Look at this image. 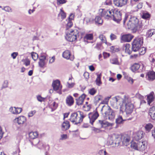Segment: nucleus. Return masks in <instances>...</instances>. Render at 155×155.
Wrapping results in <instances>:
<instances>
[{"mask_svg":"<svg viewBox=\"0 0 155 155\" xmlns=\"http://www.w3.org/2000/svg\"><path fill=\"white\" fill-rule=\"evenodd\" d=\"M155 34V29H152L148 30L147 33V36L148 37H151L153 35Z\"/></svg>","mask_w":155,"mask_h":155,"instance_id":"nucleus-37","label":"nucleus"},{"mask_svg":"<svg viewBox=\"0 0 155 155\" xmlns=\"http://www.w3.org/2000/svg\"><path fill=\"white\" fill-rule=\"evenodd\" d=\"M2 9L4 10L6 12H12V10L11 8L8 6H6L5 7Z\"/></svg>","mask_w":155,"mask_h":155,"instance_id":"nucleus-52","label":"nucleus"},{"mask_svg":"<svg viewBox=\"0 0 155 155\" xmlns=\"http://www.w3.org/2000/svg\"><path fill=\"white\" fill-rule=\"evenodd\" d=\"M127 0H114V5L117 7H121L127 4Z\"/></svg>","mask_w":155,"mask_h":155,"instance_id":"nucleus-13","label":"nucleus"},{"mask_svg":"<svg viewBox=\"0 0 155 155\" xmlns=\"http://www.w3.org/2000/svg\"><path fill=\"white\" fill-rule=\"evenodd\" d=\"M26 118L24 116H20L16 118L14 120L15 123H17L19 125L23 124L26 121Z\"/></svg>","mask_w":155,"mask_h":155,"instance_id":"nucleus-12","label":"nucleus"},{"mask_svg":"<svg viewBox=\"0 0 155 155\" xmlns=\"http://www.w3.org/2000/svg\"><path fill=\"white\" fill-rule=\"evenodd\" d=\"M102 96L100 95H97L94 98V102L97 103L102 99Z\"/></svg>","mask_w":155,"mask_h":155,"instance_id":"nucleus-41","label":"nucleus"},{"mask_svg":"<svg viewBox=\"0 0 155 155\" xmlns=\"http://www.w3.org/2000/svg\"><path fill=\"white\" fill-rule=\"evenodd\" d=\"M78 115V112L73 113L71 114L70 119V120L76 125H79V123H78L79 120V116Z\"/></svg>","mask_w":155,"mask_h":155,"instance_id":"nucleus-10","label":"nucleus"},{"mask_svg":"<svg viewBox=\"0 0 155 155\" xmlns=\"http://www.w3.org/2000/svg\"><path fill=\"white\" fill-rule=\"evenodd\" d=\"M149 114L152 119L155 120V107H153L150 108Z\"/></svg>","mask_w":155,"mask_h":155,"instance_id":"nucleus-27","label":"nucleus"},{"mask_svg":"<svg viewBox=\"0 0 155 155\" xmlns=\"http://www.w3.org/2000/svg\"><path fill=\"white\" fill-rule=\"evenodd\" d=\"M55 60V57L54 56L52 57L50 59L49 61V63L51 64L53 63Z\"/></svg>","mask_w":155,"mask_h":155,"instance_id":"nucleus-64","label":"nucleus"},{"mask_svg":"<svg viewBox=\"0 0 155 155\" xmlns=\"http://www.w3.org/2000/svg\"><path fill=\"white\" fill-rule=\"evenodd\" d=\"M31 56L33 60L36 61L38 58V55L35 52H32L31 54Z\"/></svg>","mask_w":155,"mask_h":155,"instance_id":"nucleus-46","label":"nucleus"},{"mask_svg":"<svg viewBox=\"0 0 155 155\" xmlns=\"http://www.w3.org/2000/svg\"><path fill=\"white\" fill-rule=\"evenodd\" d=\"M23 61L25 64L26 66H28L30 64V61L29 60L28 58L24 60Z\"/></svg>","mask_w":155,"mask_h":155,"instance_id":"nucleus-53","label":"nucleus"},{"mask_svg":"<svg viewBox=\"0 0 155 155\" xmlns=\"http://www.w3.org/2000/svg\"><path fill=\"white\" fill-rule=\"evenodd\" d=\"M143 43V38L139 36L134 40L132 43V50L134 51H138Z\"/></svg>","mask_w":155,"mask_h":155,"instance_id":"nucleus-4","label":"nucleus"},{"mask_svg":"<svg viewBox=\"0 0 155 155\" xmlns=\"http://www.w3.org/2000/svg\"><path fill=\"white\" fill-rule=\"evenodd\" d=\"M67 138V135L66 134H63L61 135L60 139L61 140H64Z\"/></svg>","mask_w":155,"mask_h":155,"instance_id":"nucleus-62","label":"nucleus"},{"mask_svg":"<svg viewBox=\"0 0 155 155\" xmlns=\"http://www.w3.org/2000/svg\"><path fill=\"white\" fill-rule=\"evenodd\" d=\"M112 101H111V105L114 107L118 105L120 106L123 105L125 101H129V97L128 96L124 95V98H122L119 96H116L112 98Z\"/></svg>","mask_w":155,"mask_h":155,"instance_id":"nucleus-3","label":"nucleus"},{"mask_svg":"<svg viewBox=\"0 0 155 155\" xmlns=\"http://www.w3.org/2000/svg\"><path fill=\"white\" fill-rule=\"evenodd\" d=\"M65 38L67 40L70 42L74 41L77 38V31L75 30H71L67 32L66 31Z\"/></svg>","mask_w":155,"mask_h":155,"instance_id":"nucleus-6","label":"nucleus"},{"mask_svg":"<svg viewBox=\"0 0 155 155\" xmlns=\"http://www.w3.org/2000/svg\"><path fill=\"white\" fill-rule=\"evenodd\" d=\"M85 97V95L83 94L79 97V98L76 99L77 104L78 105L82 104Z\"/></svg>","mask_w":155,"mask_h":155,"instance_id":"nucleus-19","label":"nucleus"},{"mask_svg":"<svg viewBox=\"0 0 155 155\" xmlns=\"http://www.w3.org/2000/svg\"><path fill=\"white\" fill-rule=\"evenodd\" d=\"M8 81L7 80L4 81L2 86V88H5L8 87Z\"/></svg>","mask_w":155,"mask_h":155,"instance_id":"nucleus-51","label":"nucleus"},{"mask_svg":"<svg viewBox=\"0 0 155 155\" xmlns=\"http://www.w3.org/2000/svg\"><path fill=\"white\" fill-rule=\"evenodd\" d=\"M37 100L40 102H42L44 101L45 99V98L42 97L40 95L37 96Z\"/></svg>","mask_w":155,"mask_h":155,"instance_id":"nucleus-58","label":"nucleus"},{"mask_svg":"<svg viewBox=\"0 0 155 155\" xmlns=\"http://www.w3.org/2000/svg\"><path fill=\"white\" fill-rule=\"evenodd\" d=\"M153 127V126L151 124L148 123L145 125V128L146 130L148 132L150 131Z\"/></svg>","mask_w":155,"mask_h":155,"instance_id":"nucleus-38","label":"nucleus"},{"mask_svg":"<svg viewBox=\"0 0 155 155\" xmlns=\"http://www.w3.org/2000/svg\"><path fill=\"white\" fill-rule=\"evenodd\" d=\"M140 65L138 63H135L131 67V69L133 72L137 70L140 68Z\"/></svg>","mask_w":155,"mask_h":155,"instance_id":"nucleus-30","label":"nucleus"},{"mask_svg":"<svg viewBox=\"0 0 155 155\" xmlns=\"http://www.w3.org/2000/svg\"><path fill=\"white\" fill-rule=\"evenodd\" d=\"M117 36L114 34L111 33L110 35V38L111 40L113 41L117 39Z\"/></svg>","mask_w":155,"mask_h":155,"instance_id":"nucleus-56","label":"nucleus"},{"mask_svg":"<svg viewBox=\"0 0 155 155\" xmlns=\"http://www.w3.org/2000/svg\"><path fill=\"white\" fill-rule=\"evenodd\" d=\"M101 74H97V78L95 81L96 84L99 86H100L102 84V82L101 81Z\"/></svg>","mask_w":155,"mask_h":155,"instance_id":"nucleus-34","label":"nucleus"},{"mask_svg":"<svg viewBox=\"0 0 155 155\" xmlns=\"http://www.w3.org/2000/svg\"><path fill=\"white\" fill-rule=\"evenodd\" d=\"M99 37L102 42L106 43V38L104 35H101L99 36Z\"/></svg>","mask_w":155,"mask_h":155,"instance_id":"nucleus-44","label":"nucleus"},{"mask_svg":"<svg viewBox=\"0 0 155 155\" xmlns=\"http://www.w3.org/2000/svg\"><path fill=\"white\" fill-rule=\"evenodd\" d=\"M140 0H130V4L131 5H133L136 4V2H139Z\"/></svg>","mask_w":155,"mask_h":155,"instance_id":"nucleus-60","label":"nucleus"},{"mask_svg":"<svg viewBox=\"0 0 155 155\" xmlns=\"http://www.w3.org/2000/svg\"><path fill=\"white\" fill-rule=\"evenodd\" d=\"M95 21L96 24L102 25L103 23V20L101 17L99 16H97L95 19Z\"/></svg>","mask_w":155,"mask_h":155,"instance_id":"nucleus-35","label":"nucleus"},{"mask_svg":"<svg viewBox=\"0 0 155 155\" xmlns=\"http://www.w3.org/2000/svg\"><path fill=\"white\" fill-rule=\"evenodd\" d=\"M58 4H61L65 3L66 2V0H57Z\"/></svg>","mask_w":155,"mask_h":155,"instance_id":"nucleus-57","label":"nucleus"},{"mask_svg":"<svg viewBox=\"0 0 155 155\" xmlns=\"http://www.w3.org/2000/svg\"><path fill=\"white\" fill-rule=\"evenodd\" d=\"M93 21V19L91 18H87L86 19V21L87 23H92Z\"/></svg>","mask_w":155,"mask_h":155,"instance_id":"nucleus-63","label":"nucleus"},{"mask_svg":"<svg viewBox=\"0 0 155 155\" xmlns=\"http://www.w3.org/2000/svg\"><path fill=\"white\" fill-rule=\"evenodd\" d=\"M138 19L136 17L133 16L129 18L128 16L125 15L123 20V24L125 25L127 22L128 29H130L136 31L138 29Z\"/></svg>","mask_w":155,"mask_h":155,"instance_id":"nucleus-1","label":"nucleus"},{"mask_svg":"<svg viewBox=\"0 0 155 155\" xmlns=\"http://www.w3.org/2000/svg\"><path fill=\"white\" fill-rule=\"evenodd\" d=\"M39 141L38 139H35L31 142V144L33 145H36L39 143Z\"/></svg>","mask_w":155,"mask_h":155,"instance_id":"nucleus-55","label":"nucleus"},{"mask_svg":"<svg viewBox=\"0 0 155 155\" xmlns=\"http://www.w3.org/2000/svg\"><path fill=\"white\" fill-rule=\"evenodd\" d=\"M93 34H87L85 37V39L87 40H92L93 39Z\"/></svg>","mask_w":155,"mask_h":155,"instance_id":"nucleus-42","label":"nucleus"},{"mask_svg":"<svg viewBox=\"0 0 155 155\" xmlns=\"http://www.w3.org/2000/svg\"><path fill=\"white\" fill-rule=\"evenodd\" d=\"M101 111L105 119L113 121L114 119L115 115V112L108 105H104Z\"/></svg>","mask_w":155,"mask_h":155,"instance_id":"nucleus-2","label":"nucleus"},{"mask_svg":"<svg viewBox=\"0 0 155 155\" xmlns=\"http://www.w3.org/2000/svg\"><path fill=\"white\" fill-rule=\"evenodd\" d=\"M124 49L125 50V52L130 54L131 53V50H130V46L129 44H126L124 45Z\"/></svg>","mask_w":155,"mask_h":155,"instance_id":"nucleus-26","label":"nucleus"},{"mask_svg":"<svg viewBox=\"0 0 155 155\" xmlns=\"http://www.w3.org/2000/svg\"><path fill=\"white\" fill-rule=\"evenodd\" d=\"M150 17V15L147 12H143L142 15V18L145 19L149 20Z\"/></svg>","mask_w":155,"mask_h":155,"instance_id":"nucleus-31","label":"nucleus"},{"mask_svg":"<svg viewBox=\"0 0 155 155\" xmlns=\"http://www.w3.org/2000/svg\"><path fill=\"white\" fill-rule=\"evenodd\" d=\"M112 12L110 18L116 22L118 23L121 19V14L120 11L114 9H111Z\"/></svg>","mask_w":155,"mask_h":155,"instance_id":"nucleus-7","label":"nucleus"},{"mask_svg":"<svg viewBox=\"0 0 155 155\" xmlns=\"http://www.w3.org/2000/svg\"><path fill=\"white\" fill-rule=\"evenodd\" d=\"M88 117L90 123L93 125V123L99 116V114L97 112L94 113H90L88 114Z\"/></svg>","mask_w":155,"mask_h":155,"instance_id":"nucleus-11","label":"nucleus"},{"mask_svg":"<svg viewBox=\"0 0 155 155\" xmlns=\"http://www.w3.org/2000/svg\"><path fill=\"white\" fill-rule=\"evenodd\" d=\"M125 120V119H123L121 116H119L116 120V123L117 124H122Z\"/></svg>","mask_w":155,"mask_h":155,"instance_id":"nucleus-36","label":"nucleus"},{"mask_svg":"<svg viewBox=\"0 0 155 155\" xmlns=\"http://www.w3.org/2000/svg\"><path fill=\"white\" fill-rule=\"evenodd\" d=\"M22 109L20 107H11L9 109L10 111L14 114H19L22 111Z\"/></svg>","mask_w":155,"mask_h":155,"instance_id":"nucleus-16","label":"nucleus"},{"mask_svg":"<svg viewBox=\"0 0 155 155\" xmlns=\"http://www.w3.org/2000/svg\"><path fill=\"white\" fill-rule=\"evenodd\" d=\"M40 67L43 68L45 65V61L40 60L38 63Z\"/></svg>","mask_w":155,"mask_h":155,"instance_id":"nucleus-54","label":"nucleus"},{"mask_svg":"<svg viewBox=\"0 0 155 155\" xmlns=\"http://www.w3.org/2000/svg\"><path fill=\"white\" fill-rule=\"evenodd\" d=\"M133 36L130 34L123 35L122 37V39L125 42H130L133 38Z\"/></svg>","mask_w":155,"mask_h":155,"instance_id":"nucleus-23","label":"nucleus"},{"mask_svg":"<svg viewBox=\"0 0 155 155\" xmlns=\"http://www.w3.org/2000/svg\"><path fill=\"white\" fill-rule=\"evenodd\" d=\"M46 58V54H45V55H41L39 58V60L43 61H45Z\"/></svg>","mask_w":155,"mask_h":155,"instance_id":"nucleus-59","label":"nucleus"},{"mask_svg":"<svg viewBox=\"0 0 155 155\" xmlns=\"http://www.w3.org/2000/svg\"><path fill=\"white\" fill-rule=\"evenodd\" d=\"M62 56L63 58L67 59H70L73 61L74 59L73 55H71L70 52L68 50H66L63 53Z\"/></svg>","mask_w":155,"mask_h":155,"instance_id":"nucleus-14","label":"nucleus"},{"mask_svg":"<svg viewBox=\"0 0 155 155\" xmlns=\"http://www.w3.org/2000/svg\"><path fill=\"white\" fill-rule=\"evenodd\" d=\"M143 132L141 131L137 132L134 137V139L137 141L140 140L143 137Z\"/></svg>","mask_w":155,"mask_h":155,"instance_id":"nucleus-22","label":"nucleus"},{"mask_svg":"<svg viewBox=\"0 0 155 155\" xmlns=\"http://www.w3.org/2000/svg\"><path fill=\"white\" fill-rule=\"evenodd\" d=\"M98 124L100 125L101 127L111 126L113 125L112 123H109L107 121L104 120H99Z\"/></svg>","mask_w":155,"mask_h":155,"instance_id":"nucleus-20","label":"nucleus"},{"mask_svg":"<svg viewBox=\"0 0 155 155\" xmlns=\"http://www.w3.org/2000/svg\"><path fill=\"white\" fill-rule=\"evenodd\" d=\"M52 86L54 91H58V92L59 94H61V90L62 86L60 85V83L59 80H56L54 81L52 83Z\"/></svg>","mask_w":155,"mask_h":155,"instance_id":"nucleus-9","label":"nucleus"},{"mask_svg":"<svg viewBox=\"0 0 155 155\" xmlns=\"http://www.w3.org/2000/svg\"><path fill=\"white\" fill-rule=\"evenodd\" d=\"M70 127V124L69 121H66L64 122L62 125V130H68Z\"/></svg>","mask_w":155,"mask_h":155,"instance_id":"nucleus-28","label":"nucleus"},{"mask_svg":"<svg viewBox=\"0 0 155 155\" xmlns=\"http://www.w3.org/2000/svg\"><path fill=\"white\" fill-rule=\"evenodd\" d=\"M66 102L67 105L70 106H71L74 103V99L71 96L69 95L66 98Z\"/></svg>","mask_w":155,"mask_h":155,"instance_id":"nucleus-21","label":"nucleus"},{"mask_svg":"<svg viewBox=\"0 0 155 155\" xmlns=\"http://www.w3.org/2000/svg\"><path fill=\"white\" fill-rule=\"evenodd\" d=\"M38 134L37 132H31L29 134V138L31 139H35L38 136Z\"/></svg>","mask_w":155,"mask_h":155,"instance_id":"nucleus-32","label":"nucleus"},{"mask_svg":"<svg viewBox=\"0 0 155 155\" xmlns=\"http://www.w3.org/2000/svg\"><path fill=\"white\" fill-rule=\"evenodd\" d=\"M58 106V104L55 102H54L51 104V111H53L55 110L57 108Z\"/></svg>","mask_w":155,"mask_h":155,"instance_id":"nucleus-40","label":"nucleus"},{"mask_svg":"<svg viewBox=\"0 0 155 155\" xmlns=\"http://www.w3.org/2000/svg\"><path fill=\"white\" fill-rule=\"evenodd\" d=\"M130 146L131 148H132L135 150H137V142H132Z\"/></svg>","mask_w":155,"mask_h":155,"instance_id":"nucleus-47","label":"nucleus"},{"mask_svg":"<svg viewBox=\"0 0 155 155\" xmlns=\"http://www.w3.org/2000/svg\"><path fill=\"white\" fill-rule=\"evenodd\" d=\"M58 18H61L62 19L65 18L66 17V14L64 11L62 10V9H60V12L58 15Z\"/></svg>","mask_w":155,"mask_h":155,"instance_id":"nucleus-33","label":"nucleus"},{"mask_svg":"<svg viewBox=\"0 0 155 155\" xmlns=\"http://www.w3.org/2000/svg\"><path fill=\"white\" fill-rule=\"evenodd\" d=\"M120 139V138H116L115 135L113 136L110 138L109 140V144L110 145H112L114 143L115 144L117 143L119 144L120 143L119 141Z\"/></svg>","mask_w":155,"mask_h":155,"instance_id":"nucleus-17","label":"nucleus"},{"mask_svg":"<svg viewBox=\"0 0 155 155\" xmlns=\"http://www.w3.org/2000/svg\"><path fill=\"white\" fill-rule=\"evenodd\" d=\"M112 12L111 9L107 10L104 9H100L99 10V15L107 19L110 18L111 14Z\"/></svg>","mask_w":155,"mask_h":155,"instance_id":"nucleus-8","label":"nucleus"},{"mask_svg":"<svg viewBox=\"0 0 155 155\" xmlns=\"http://www.w3.org/2000/svg\"><path fill=\"white\" fill-rule=\"evenodd\" d=\"M78 114H79L80 115L79 117V120L78 121V123H79V124L80 123L82 122L83 120L86 116V114H84L83 112L81 111H78Z\"/></svg>","mask_w":155,"mask_h":155,"instance_id":"nucleus-29","label":"nucleus"},{"mask_svg":"<svg viewBox=\"0 0 155 155\" xmlns=\"http://www.w3.org/2000/svg\"><path fill=\"white\" fill-rule=\"evenodd\" d=\"M18 55V53L17 52H14L11 54V56L13 59H15L16 58Z\"/></svg>","mask_w":155,"mask_h":155,"instance_id":"nucleus-61","label":"nucleus"},{"mask_svg":"<svg viewBox=\"0 0 155 155\" xmlns=\"http://www.w3.org/2000/svg\"><path fill=\"white\" fill-rule=\"evenodd\" d=\"M134 108V105L130 102V100L129 97V101H125L124 104L121 105L120 110L122 111L124 110L127 114H129L132 113Z\"/></svg>","mask_w":155,"mask_h":155,"instance_id":"nucleus-5","label":"nucleus"},{"mask_svg":"<svg viewBox=\"0 0 155 155\" xmlns=\"http://www.w3.org/2000/svg\"><path fill=\"white\" fill-rule=\"evenodd\" d=\"M68 21V23L66 25V29H68L70 28L73 25V23L71 20H66Z\"/></svg>","mask_w":155,"mask_h":155,"instance_id":"nucleus-45","label":"nucleus"},{"mask_svg":"<svg viewBox=\"0 0 155 155\" xmlns=\"http://www.w3.org/2000/svg\"><path fill=\"white\" fill-rule=\"evenodd\" d=\"M150 61L155 64V54H151L150 56Z\"/></svg>","mask_w":155,"mask_h":155,"instance_id":"nucleus-43","label":"nucleus"},{"mask_svg":"<svg viewBox=\"0 0 155 155\" xmlns=\"http://www.w3.org/2000/svg\"><path fill=\"white\" fill-rule=\"evenodd\" d=\"M154 94L153 92H152L147 96V100L148 104L149 105H150L151 103L154 100Z\"/></svg>","mask_w":155,"mask_h":155,"instance_id":"nucleus-24","label":"nucleus"},{"mask_svg":"<svg viewBox=\"0 0 155 155\" xmlns=\"http://www.w3.org/2000/svg\"><path fill=\"white\" fill-rule=\"evenodd\" d=\"M111 63L114 64H119V63L118 59L116 58H114L111 59L110 60Z\"/></svg>","mask_w":155,"mask_h":155,"instance_id":"nucleus-39","label":"nucleus"},{"mask_svg":"<svg viewBox=\"0 0 155 155\" xmlns=\"http://www.w3.org/2000/svg\"><path fill=\"white\" fill-rule=\"evenodd\" d=\"M97 155H109L105 150H100L98 152Z\"/></svg>","mask_w":155,"mask_h":155,"instance_id":"nucleus-48","label":"nucleus"},{"mask_svg":"<svg viewBox=\"0 0 155 155\" xmlns=\"http://www.w3.org/2000/svg\"><path fill=\"white\" fill-rule=\"evenodd\" d=\"M121 141L123 144L126 146L129 144L130 141V137L127 135H125L122 136Z\"/></svg>","mask_w":155,"mask_h":155,"instance_id":"nucleus-15","label":"nucleus"},{"mask_svg":"<svg viewBox=\"0 0 155 155\" xmlns=\"http://www.w3.org/2000/svg\"><path fill=\"white\" fill-rule=\"evenodd\" d=\"M145 142L142 141H137V150L141 151L143 150L145 148Z\"/></svg>","mask_w":155,"mask_h":155,"instance_id":"nucleus-25","label":"nucleus"},{"mask_svg":"<svg viewBox=\"0 0 155 155\" xmlns=\"http://www.w3.org/2000/svg\"><path fill=\"white\" fill-rule=\"evenodd\" d=\"M96 92V91L94 88H92L89 91V93L91 95H94Z\"/></svg>","mask_w":155,"mask_h":155,"instance_id":"nucleus-50","label":"nucleus"},{"mask_svg":"<svg viewBox=\"0 0 155 155\" xmlns=\"http://www.w3.org/2000/svg\"><path fill=\"white\" fill-rule=\"evenodd\" d=\"M138 51L140 54H143L146 52V49L144 47L140 48Z\"/></svg>","mask_w":155,"mask_h":155,"instance_id":"nucleus-49","label":"nucleus"},{"mask_svg":"<svg viewBox=\"0 0 155 155\" xmlns=\"http://www.w3.org/2000/svg\"><path fill=\"white\" fill-rule=\"evenodd\" d=\"M147 77L149 81H153L155 80V72L153 71L148 72L147 74Z\"/></svg>","mask_w":155,"mask_h":155,"instance_id":"nucleus-18","label":"nucleus"}]
</instances>
